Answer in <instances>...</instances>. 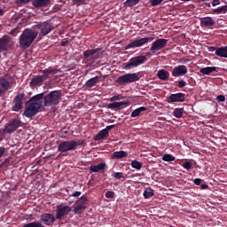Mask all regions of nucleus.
Segmentation results:
<instances>
[{"label": "nucleus", "instance_id": "obj_1", "mask_svg": "<svg viewBox=\"0 0 227 227\" xmlns=\"http://www.w3.org/2000/svg\"><path fill=\"white\" fill-rule=\"evenodd\" d=\"M61 100V90H52L43 98V93L34 96L30 98L28 107L24 111V116L26 118H33L38 110L42 108L44 104L45 107L51 106H58Z\"/></svg>", "mask_w": 227, "mask_h": 227}, {"label": "nucleus", "instance_id": "obj_2", "mask_svg": "<svg viewBox=\"0 0 227 227\" xmlns=\"http://www.w3.org/2000/svg\"><path fill=\"white\" fill-rule=\"evenodd\" d=\"M38 36V31L33 29H25L20 36V46L21 49H29L31 44Z\"/></svg>", "mask_w": 227, "mask_h": 227}, {"label": "nucleus", "instance_id": "obj_3", "mask_svg": "<svg viewBox=\"0 0 227 227\" xmlns=\"http://www.w3.org/2000/svg\"><path fill=\"white\" fill-rule=\"evenodd\" d=\"M84 140H67L63 141L58 145V150L61 153L65 152H72L73 150H77V146H82Z\"/></svg>", "mask_w": 227, "mask_h": 227}, {"label": "nucleus", "instance_id": "obj_4", "mask_svg": "<svg viewBox=\"0 0 227 227\" xmlns=\"http://www.w3.org/2000/svg\"><path fill=\"white\" fill-rule=\"evenodd\" d=\"M141 79L139 73L126 74L117 78L116 82L121 86L125 84H132V82H137Z\"/></svg>", "mask_w": 227, "mask_h": 227}, {"label": "nucleus", "instance_id": "obj_5", "mask_svg": "<svg viewBox=\"0 0 227 227\" xmlns=\"http://www.w3.org/2000/svg\"><path fill=\"white\" fill-rule=\"evenodd\" d=\"M146 56L145 55L133 57L129 59V63L123 67V69L131 70V68H136L140 65H145V63H146Z\"/></svg>", "mask_w": 227, "mask_h": 227}, {"label": "nucleus", "instance_id": "obj_6", "mask_svg": "<svg viewBox=\"0 0 227 227\" xmlns=\"http://www.w3.org/2000/svg\"><path fill=\"white\" fill-rule=\"evenodd\" d=\"M153 40H155V38L153 36L137 39L126 45L125 49H137V47H143V45H145V43H148L150 42H153Z\"/></svg>", "mask_w": 227, "mask_h": 227}, {"label": "nucleus", "instance_id": "obj_7", "mask_svg": "<svg viewBox=\"0 0 227 227\" xmlns=\"http://www.w3.org/2000/svg\"><path fill=\"white\" fill-rule=\"evenodd\" d=\"M23 123L20 119H13L4 128V134H13L17 129L22 127Z\"/></svg>", "mask_w": 227, "mask_h": 227}, {"label": "nucleus", "instance_id": "obj_8", "mask_svg": "<svg viewBox=\"0 0 227 227\" xmlns=\"http://www.w3.org/2000/svg\"><path fill=\"white\" fill-rule=\"evenodd\" d=\"M15 43L12 41L10 36L4 35L0 38V52H6V51H12Z\"/></svg>", "mask_w": 227, "mask_h": 227}, {"label": "nucleus", "instance_id": "obj_9", "mask_svg": "<svg viewBox=\"0 0 227 227\" xmlns=\"http://www.w3.org/2000/svg\"><path fill=\"white\" fill-rule=\"evenodd\" d=\"M86 203H88V198L86 196H82L75 201L73 212L74 214H82V212L86 210Z\"/></svg>", "mask_w": 227, "mask_h": 227}, {"label": "nucleus", "instance_id": "obj_10", "mask_svg": "<svg viewBox=\"0 0 227 227\" xmlns=\"http://www.w3.org/2000/svg\"><path fill=\"white\" fill-rule=\"evenodd\" d=\"M168 45V39L160 38L156 39L150 48V52L152 54H155V52H158V51H162L166 46Z\"/></svg>", "mask_w": 227, "mask_h": 227}, {"label": "nucleus", "instance_id": "obj_11", "mask_svg": "<svg viewBox=\"0 0 227 227\" xmlns=\"http://www.w3.org/2000/svg\"><path fill=\"white\" fill-rule=\"evenodd\" d=\"M39 36H47L51 31L54 30V26H52V23H51V20H46L39 25Z\"/></svg>", "mask_w": 227, "mask_h": 227}, {"label": "nucleus", "instance_id": "obj_12", "mask_svg": "<svg viewBox=\"0 0 227 227\" xmlns=\"http://www.w3.org/2000/svg\"><path fill=\"white\" fill-rule=\"evenodd\" d=\"M70 212H72L70 206L59 205L56 209V219H63V217L70 214Z\"/></svg>", "mask_w": 227, "mask_h": 227}, {"label": "nucleus", "instance_id": "obj_13", "mask_svg": "<svg viewBox=\"0 0 227 227\" xmlns=\"http://www.w3.org/2000/svg\"><path fill=\"white\" fill-rule=\"evenodd\" d=\"M167 102L168 104H173L174 102H185V94L182 92L170 94L168 97H167Z\"/></svg>", "mask_w": 227, "mask_h": 227}, {"label": "nucleus", "instance_id": "obj_14", "mask_svg": "<svg viewBox=\"0 0 227 227\" xmlns=\"http://www.w3.org/2000/svg\"><path fill=\"white\" fill-rule=\"evenodd\" d=\"M54 221H56V217L51 213L41 215V222L43 223L45 226H52Z\"/></svg>", "mask_w": 227, "mask_h": 227}, {"label": "nucleus", "instance_id": "obj_15", "mask_svg": "<svg viewBox=\"0 0 227 227\" xmlns=\"http://www.w3.org/2000/svg\"><path fill=\"white\" fill-rule=\"evenodd\" d=\"M130 106V102L129 101H121V102H113L108 104L107 109H118L119 111L121 109H125V107H129Z\"/></svg>", "mask_w": 227, "mask_h": 227}, {"label": "nucleus", "instance_id": "obj_16", "mask_svg": "<svg viewBox=\"0 0 227 227\" xmlns=\"http://www.w3.org/2000/svg\"><path fill=\"white\" fill-rule=\"evenodd\" d=\"M185 74H187V67L185 65L175 67L172 71L173 77H180L185 75Z\"/></svg>", "mask_w": 227, "mask_h": 227}, {"label": "nucleus", "instance_id": "obj_17", "mask_svg": "<svg viewBox=\"0 0 227 227\" xmlns=\"http://www.w3.org/2000/svg\"><path fill=\"white\" fill-rule=\"evenodd\" d=\"M215 25V20L212 17H203L200 18V26L201 27H212Z\"/></svg>", "mask_w": 227, "mask_h": 227}, {"label": "nucleus", "instance_id": "obj_18", "mask_svg": "<svg viewBox=\"0 0 227 227\" xmlns=\"http://www.w3.org/2000/svg\"><path fill=\"white\" fill-rule=\"evenodd\" d=\"M10 90V81L4 77H0V97Z\"/></svg>", "mask_w": 227, "mask_h": 227}, {"label": "nucleus", "instance_id": "obj_19", "mask_svg": "<svg viewBox=\"0 0 227 227\" xmlns=\"http://www.w3.org/2000/svg\"><path fill=\"white\" fill-rule=\"evenodd\" d=\"M22 100H24V95L20 94L15 97L12 111H15L16 113H18V111H20V109H22Z\"/></svg>", "mask_w": 227, "mask_h": 227}, {"label": "nucleus", "instance_id": "obj_20", "mask_svg": "<svg viewBox=\"0 0 227 227\" xmlns=\"http://www.w3.org/2000/svg\"><path fill=\"white\" fill-rule=\"evenodd\" d=\"M107 168L106 162L98 163V165H90L89 167L90 173H98V171H104Z\"/></svg>", "mask_w": 227, "mask_h": 227}, {"label": "nucleus", "instance_id": "obj_21", "mask_svg": "<svg viewBox=\"0 0 227 227\" xmlns=\"http://www.w3.org/2000/svg\"><path fill=\"white\" fill-rule=\"evenodd\" d=\"M51 3V0H33L32 5L34 8H44Z\"/></svg>", "mask_w": 227, "mask_h": 227}, {"label": "nucleus", "instance_id": "obj_22", "mask_svg": "<svg viewBox=\"0 0 227 227\" xmlns=\"http://www.w3.org/2000/svg\"><path fill=\"white\" fill-rule=\"evenodd\" d=\"M100 81V76H95L93 78L89 79L85 84L83 85V88H93L94 86H97V83Z\"/></svg>", "mask_w": 227, "mask_h": 227}, {"label": "nucleus", "instance_id": "obj_23", "mask_svg": "<svg viewBox=\"0 0 227 227\" xmlns=\"http://www.w3.org/2000/svg\"><path fill=\"white\" fill-rule=\"evenodd\" d=\"M97 52H98V49L86 50L83 51V61H89L93 58L94 54H97Z\"/></svg>", "mask_w": 227, "mask_h": 227}, {"label": "nucleus", "instance_id": "obj_24", "mask_svg": "<svg viewBox=\"0 0 227 227\" xmlns=\"http://www.w3.org/2000/svg\"><path fill=\"white\" fill-rule=\"evenodd\" d=\"M106 137H109V132L105 129L100 130L96 136H94V141H102V139H106Z\"/></svg>", "mask_w": 227, "mask_h": 227}, {"label": "nucleus", "instance_id": "obj_25", "mask_svg": "<svg viewBox=\"0 0 227 227\" xmlns=\"http://www.w3.org/2000/svg\"><path fill=\"white\" fill-rule=\"evenodd\" d=\"M215 55L219 58H226L227 59V46H223L216 48Z\"/></svg>", "mask_w": 227, "mask_h": 227}, {"label": "nucleus", "instance_id": "obj_26", "mask_svg": "<svg viewBox=\"0 0 227 227\" xmlns=\"http://www.w3.org/2000/svg\"><path fill=\"white\" fill-rule=\"evenodd\" d=\"M217 68L216 67H207L204 68H201L200 70V74H202V75H210V74H212V72H217Z\"/></svg>", "mask_w": 227, "mask_h": 227}, {"label": "nucleus", "instance_id": "obj_27", "mask_svg": "<svg viewBox=\"0 0 227 227\" xmlns=\"http://www.w3.org/2000/svg\"><path fill=\"white\" fill-rule=\"evenodd\" d=\"M157 77L160 79V81H168L169 79V72L164 69H160L157 73Z\"/></svg>", "mask_w": 227, "mask_h": 227}, {"label": "nucleus", "instance_id": "obj_28", "mask_svg": "<svg viewBox=\"0 0 227 227\" xmlns=\"http://www.w3.org/2000/svg\"><path fill=\"white\" fill-rule=\"evenodd\" d=\"M51 74H56V69H52L51 67L43 70V74L41 75L43 80L47 81Z\"/></svg>", "mask_w": 227, "mask_h": 227}, {"label": "nucleus", "instance_id": "obj_29", "mask_svg": "<svg viewBox=\"0 0 227 227\" xmlns=\"http://www.w3.org/2000/svg\"><path fill=\"white\" fill-rule=\"evenodd\" d=\"M45 81L41 75H36L31 79L30 84L31 86H36L38 84H42Z\"/></svg>", "mask_w": 227, "mask_h": 227}, {"label": "nucleus", "instance_id": "obj_30", "mask_svg": "<svg viewBox=\"0 0 227 227\" xmlns=\"http://www.w3.org/2000/svg\"><path fill=\"white\" fill-rule=\"evenodd\" d=\"M146 111V107L145 106H140L137 109H135L132 113H131V118H137V116H139L143 112Z\"/></svg>", "mask_w": 227, "mask_h": 227}, {"label": "nucleus", "instance_id": "obj_31", "mask_svg": "<svg viewBox=\"0 0 227 227\" xmlns=\"http://www.w3.org/2000/svg\"><path fill=\"white\" fill-rule=\"evenodd\" d=\"M129 155L125 151H117L113 153L114 159H123V157H127Z\"/></svg>", "mask_w": 227, "mask_h": 227}, {"label": "nucleus", "instance_id": "obj_32", "mask_svg": "<svg viewBox=\"0 0 227 227\" xmlns=\"http://www.w3.org/2000/svg\"><path fill=\"white\" fill-rule=\"evenodd\" d=\"M143 196L145 200H148L153 196V189L148 187L145 188L143 193Z\"/></svg>", "mask_w": 227, "mask_h": 227}, {"label": "nucleus", "instance_id": "obj_33", "mask_svg": "<svg viewBox=\"0 0 227 227\" xmlns=\"http://www.w3.org/2000/svg\"><path fill=\"white\" fill-rule=\"evenodd\" d=\"M173 114L175 118H182L184 116V108H175Z\"/></svg>", "mask_w": 227, "mask_h": 227}, {"label": "nucleus", "instance_id": "obj_34", "mask_svg": "<svg viewBox=\"0 0 227 227\" xmlns=\"http://www.w3.org/2000/svg\"><path fill=\"white\" fill-rule=\"evenodd\" d=\"M226 12H227V5H223L221 7H218L213 10V13H217V15L221 13H226Z\"/></svg>", "mask_w": 227, "mask_h": 227}, {"label": "nucleus", "instance_id": "obj_35", "mask_svg": "<svg viewBox=\"0 0 227 227\" xmlns=\"http://www.w3.org/2000/svg\"><path fill=\"white\" fill-rule=\"evenodd\" d=\"M162 160H164L165 162H173V160H175V156L171 154H164L162 156Z\"/></svg>", "mask_w": 227, "mask_h": 227}, {"label": "nucleus", "instance_id": "obj_36", "mask_svg": "<svg viewBox=\"0 0 227 227\" xmlns=\"http://www.w3.org/2000/svg\"><path fill=\"white\" fill-rule=\"evenodd\" d=\"M131 167L135 169H141V168H143V163L134 160L131 161Z\"/></svg>", "mask_w": 227, "mask_h": 227}, {"label": "nucleus", "instance_id": "obj_37", "mask_svg": "<svg viewBox=\"0 0 227 227\" xmlns=\"http://www.w3.org/2000/svg\"><path fill=\"white\" fill-rule=\"evenodd\" d=\"M139 3V0H127L124 2L125 6H136Z\"/></svg>", "mask_w": 227, "mask_h": 227}, {"label": "nucleus", "instance_id": "obj_38", "mask_svg": "<svg viewBox=\"0 0 227 227\" xmlns=\"http://www.w3.org/2000/svg\"><path fill=\"white\" fill-rule=\"evenodd\" d=\"M123 99V96L121 95H115L112 98H109L110 102H116V100H122Z\"/></svg>", "mask_w": 227, "mask_h": 227}, {"label": "nucleus", "instance_id": "obj_39", "mask_svg": "<svg viewBox=\"0 0 227 227\" xmlns=\"http://www.w3.org/2000/svg\"><path fill=\"white\" fill-rule=\"evenodd\" d=\"M115 180H121L123 178V173L122 172H115L114 174L112 175Z\"/></svg>", "mask_w": 227, "mask_h": 227}, {"label": "nucleus", "instance_id": "obj_40", "mask_svg": "<svg viewBox=\"0 0 227 227\" xmlns=\"http://www.w3.org/2000/svg\"><path fill=\"white\" fill-rule=\"evenodd\" d=\"M182 166L184 168V169H187V171H191V168H192V163L185 161L184 163H183Z\"/></svg>", "mask_w": 227, "mask_h": 227}, {"label": "nucleus", "instance_id": "obj_41", "mask_svg": "<svg viewBox=\"0 0 227 227\" xmlns=\"http://www.w3.org/2000/svg\"><path fill=\"white\" fill-rule=\"evenodd\" d=\"M8 150L4 146L0 147V159L4 157L7 153Z\"/></svg>", "mask_w": 227, "mask_h": 227}, {"label": "nucleus", "instance_id": "obj_42", "mask_svg": "<svg viewBox=\"0 0 227 227\" xmlns=\"http://www.w3.org/2000/svg\"><path fill=\"white\" fill-rule=\"evenodd\" d=\"M164 0H150L151 6H159Z\"/></svg>", "mask_w": 227, "mask_h": 227}, {"label": "nucleus", "instance_id": "obj_43", "mask_svg": "<svg viewBox=\"0 0 227 227\" xmlns=\"http://www.w3.org/2000/svg\"><path fill=\"white\" fill-rule=\"evenodd\" d=\"M226 100V97L224 95H218L216 97V101L217 102H224Z\"/></svg>", "mask_w": 227, "mask_h": 227}, {"label": "nucleus", "instance_id": "obj_44", "mask_svg": "<svg viewBox=\"0 0 227 227\" xmlns=\"http://www.w3.org/2000/svg\"><path fill=\"white\" fill-rule=\"evenodd\" d=\"M187 86V82L184 80L178 82V88H185Z\"/></svg>", "mask_w": 227, "mask_h": 227}, {"label": "nucleus", "instance_id": "obj_45", "mask_svg": "<svg viewBox=\"0 0 227 227\" xmlns=\"http://www.w3.org/2000/svg\"><path fill=\"white\" fill-rule=\"evenodd\" d=\"M105 196L107 199L114 198V192L108 191V192H106Z\"/></svg>", "mask_w": 227, "mask_h": 227}, {"label": "nucleus", "instance_id": "obj_46", "mask_svg": "<svg viewBox=\"0 0 227 227\" xmlns=\"http://www.w3.org/2000/svg\"><path fill=\"white\" fill-rule=\"evenodd\" d=\"M68 43H70V41L64 39L61 43L60 45L61 47H67V45H68Z\"/></svg>", "mask_w": 227, "mask_h": 227}, {"label": "nucleus", "instance_id": "obj_47", "mask_svg": "<svg viewBox=\"0 0 227 227\" xmlns=\"http://www.w3.org/2000/svg\"><path fill=\"white\" fill-rule=\"evenodd\" d=\"M201 182H203V180L200 179V178H196L193 180V184L195 185H201Z\"/></svg>", "mask_w": 227, "mask_h": 227}, {"label": "nucleus", "instance_id": "obj_48", "mask_svg": "<svg viewBox=\"0 0 227 227\" xmlns=\"http://www.w3.org/2000/svg\"><path fill=\"white\" fill-rule=\"evenodd\" d=\"M211 4H212V6H219V4H221V1L220 0H213Z\"/></svg>", "mask_w": 227, "mask_h": 227}, {"label": "nucleus", "instance_id": "obj_49", "mask_svg": "<svg viewBox=\"0 0 227 227\" xmlns=\"http://www.w3.org/2000/svg\"><path fill=\"white\" fill-rule=\"evenodd\" d=\"M114 129V125L106 126V129L103 130H106V132H109V130H113Z\"/></svg>", "mask_w": 227, "mask_h": 227}, {"label": "nucleus", "instance_id": "obj_50", "mask_svg": "<svg viewBox=\"0 0 227 227\" xmlns=\"http://www.w3.org/2000/svg\"><path fill=\"white\" fill-rule=\"evenodd\" d=\"M81 194H82V192H74L71 196H73L74 198H79V196H81Z\"/></svg>", "mask_w": 227, "mask_h": 227}, {"label": "nucleus", "instance_id": "obj_51", "mask_svg": "<svg viewBox=\"0 0 227 227\" xmlns=\"http://www.w3.org/2000/svg\"><path fill=\"white\" fill-rule=\"evenodd\" d=\"M74 4H81V3H83L84 0H72Z\"/></svg>", "mask_w": 227, "mask_h": 227}, {"label": "nucleus", "instance_id": "obj_52", "mask_svg": "<svg viewBox=\"0 0 227 227\" xmlns=\"http://www.w3.org/2000/svg\"><path fill=\"white\" fill-rule=\"evenodd\" d=\"M200 187L201 189H208V184H201Z\"/></svg>", "mask_w": 227, "mask_h": 227}, {"label": "nucleus", "instance_id": "obj_53", "mask_svg": "<svg viewBox=\"0 0 227 227\" xmlns=\"http://www.w3.org/2000/svg\"><path fill=\"white\" fill-rule=\"evenodd\" d=\"M4 15V9L0 8V17H3Z\"/></svg>", "mask_w": 227, "mask_h": 227}, {"label": "nucleus", "instance_id": "obj_54", "mask_svg": "<svg viewBox=\"0 0 227 227\" xmlns=\"http://www.w3.org/2000/svg\"><path fill=\"white\" fill-rule=\"evenodd\" d=\"M210 52H214V51H217V48L215 47H209Z\"/></svg>", "mask_w": 227, "mask_h": 227}, {"label": "nucleus", "instance_id": "obj_55", "mask_svg": "<svg viewBox=\"0 0 227 227\" xmlns=\"http://www.w3.org/2000/svg\"><path fill=\"white\" fill-rule=\"evenodd\" d=\"M20 3H23L24 4L29 3V0H20Z\"/></svg>", "mask_w": 227, "mask_h": 227}, {"label": "nucleus", "instance_id": "obj_56", "mask_svg": "<svg viewBox=\"0 0 227 227\" xmlns=\"http://www.w3.org/2000/svg\"><path fill=\"white\" fill-rule=\"evenodd\" d=\"M206 6H207V8H210V6H212V4L210 3H205Z\"/></svg>", "mask_w": 227, "mask_h": 227}, {"label": "nucleus", "instance_id": "obj_57", "mask_svg": "<svg viewBox=\"0 0 227 227\" xmlns=\"http://www.w3.org/2000/svg\"><path fill=\"white\" fill-rule=\"evenodd\" d=\"M205 1H208V0H200V3H205Z\"/></svg>", "mask_w": 227, "mask_h": 227}, {"label": "nucleus", "instance_id": "obj_58", "mask_svg": "<svg viewBox=\"0 0 227 227\" xmlns=\"http://www.w3.org/2000/svg\"><path fill=\"white\" fill-rule=\"evenodd\" d=\"M149 54H150V52H147V53H146V56H148Z\"/></svg>", "mask_w": 227, "mask_h": 227}]
</instances>
